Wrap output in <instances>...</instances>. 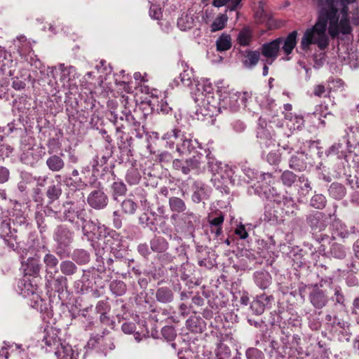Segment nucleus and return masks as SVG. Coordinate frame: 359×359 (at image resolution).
Here are the masks:
<instances>
[{
    "label": "nucleus",
    "mask_w": 359,
    "mask_h": 359,
    "mask_svg": "<svg viewBox=\"0 0 359 359\" xmlns=\"http://www.w3.org/2000/svg\"><path fill=\"white\" fill-rule=\"evenodd\" d=\"M334 291V294L332 297V300L334 301L336 304L344 305L345 297L342 292L341 288L339 286H336Z\"/></svg>",
    "instance_id": "obj_50"
},
{
    "label": "nucleus",
    "mask_w": 359,
    "mask_h": 359,
    "mask_svg": "<svg viewBox=\"0 0 359 359\" xmlns=\"http://www.w3.org/2000/svg\"><path fill=\"white\" fill-rule=\"evenodd\" d=\"M313 115L318 117L320 121V123L323 126L325 125V121L322 118H327L328 117H332L333 114L329 111L328 105L325 104H318L315 107Z\"/></svg>",
    "instance_id": "obj_25"
},
{
    "label": "nucleus",
    "mask_w": 359,
    "mask_h": 359,
    "mask_svg": "<svg viewBox=\"0 0 359 359\" xmlns=\"http://www.w3.org/2000/svg\"><path fill=\"white\" fill-rule=\"evenodd\" d=\"M329 196L335 200H341L346 194L345 186L341 183L332 182L328 188Z\"/></svg>",
    "instance_id": "obj_21"
},
{
    "label": "nucleus",
    "mask_w": 359,
    "mask_h": 359,
    "mask_svg": "<svg viewBox=\"0 0 359 359\" xmlns=\"http://www.w3.org/2000/svg\"><path fill=\"white\" fill-rule=\"evenodd\" d=\"M242 1L243 0H229L225 9L226 13L236 11V15L238 16V10L242 7ZM236 18H238V17H236Z\"/></svg>",
    "instance_id": "obj_48"
},
{
    "label": "nucleus",
    "mask_w": 359,
    "mask_h": 359,
    "mask_svg": "<svg viewBox=\"0 0 359 359\" xmlns=\"http://www.w3.org/2000/svg\"><path fill=\"white\" fill-rule=\"evenodd\" d=\"M228 20L229 17L226 11H224V13L219 14L210 25L211 32H215L223 29L225 27Z\"/></svg>",
    "instance_id": "obj_29"
},
{
    "label": "nucleus",
    "mask_w": 359,
    "mask_h": 359,
    "mask_svg": "<svg viewBox=\"0 0 359 359\" xmlns=\"http://www.w3.org/2000/svg\"><path fill=\"white\" fill-rule=\"evenodd\" d=\"M250 309L256 315H261L265 310V305L261 300L256 299L251 303Z\"/></svg>",
    "instance_id": "obj_49"
},
{
    "label": "nucleus",
    "mask_w": 359,
    "mask_h": 359,
    "mask_svg": "<svg viewBox=\"0 0 359 359\" xmlns=\"http://www.w3.org/2000/svg\"><path fill=\"white\" fill-rule=\"evenodd\" d=\"M231 38L228 34H222L216 41L217 50L226 51L231 48Z\"/></svg>",
    "instance_id": "obj_30"
},
{
    "label": "nucleus",
    "mask_w": 359,
    "mask_h": 359,
    "mask_svg": "<svg viewBox=\"0 0 359 359\" xmlns=\"http://www.w3.org/2000/svg\"><path fill=\"white\" fill-rule=\"evenodd\" d=\"M64 154L61 153L60 155L52 154L46 159V165L52 172H60L65 166V163L62 156Z\"/></svg>",
    "instance_id": "obj_17"
},
{
    "label": "nucleus",
    "mask_w": 359,
    "mask_h": 359,
    "mask_svg": "<svg viewBox=\"0 0 359 359\" xmlns=\"http://www.w3.org/2000/svg\"><path fill=\"white\" fill-rule=\"evenodd\" d=\"M326 92V88L324 85L319 84L316 86H314L313 88V94L319 97H321L323 96L327 97V95H323L324 93Z\"/></svg>",
    "instance_id": "obj_61"
},
{
    "label": "nucleus",
    "mask_w": 359,
    "mask_h": 359,
    "mask_svg": "<svg viewBox=\"0 0 359 359\" xmlns=\"http://www.w3.org/2000/svg\"><path fill=\"white\" fill-rule=\"evenodd\" d=\"M54 217L62 222H68L74 224L76 219L82 222V232L84 236L90 240L92 238V231L95 230V225L88 221V213L86 209L84 201L81 203H76L72 201H67L63 203L62 210L53 211Z\"/></svg>",
    "instance_id": "obj_2"
},
{
    "label": "nucleus",
    "mask_w": 359,
    "mask_h": 359,
    "mask_svg": "<svg viewBox=\"0 0 359 359\" xmlns=\"http://www.w3.org/2000/svg\"><path fill=\"white\" fill-rule=\"evenodd\" d=\"M74 236V231L67 225L60 224L56 226L53 233V239L56 243L55 252L60 258L69 256Z\"/></svg>",
    "instance_id": "obj_3"
},
{
    "label": "nucleus",
    "mask_w": 359,
    "mask_h": 359,
    "mask_svg": "<svg viewBox=\"0 0 359 359\" xmlns=\"http://www.w3.org/2000/svg\"><path fill=\"white\" fill-rule=\"evenodd\" d=\"M217 216L212 217L210 215H208V222L210 225V232L215 233L216 237H219L222 233V225L224 221V216L219 212L217 213Z\"/></svg>",
    "instance_id": "obj_16"
},
{
    "label": "nucleus",
    "mask_w": 359,
    "mask_h": 359,
    "mask_svg": "<svg viewBox=\"0 0 359 359\" xmlns=\"http://www.w3.org/2000/svg\"><path fill=\"white\" fill-rule=\"evenodd\" d=\"M184 122L185 124L183 123V121L182 120L177 121V125L175 126L173 128V130L181 137H186V135L191 134V124L187 121H185Z\"/></svg>",
    "instance_id": "obj_41"
},
{
    "label": "nucleus",
    "mask_w": 359,
    "mask_h": 359,
    "mask_svg": "<svg viewBox=\"0 0 359 359\" xmlns=\"http://www.w3.org/2000/svg\"><path fill=\"white\" fill-rule=\"evenodd\" d=\"M198 144L196 140H193L191 134L182 136L180 140V142H177V151L180 154H184L186 152H191V151L195 148V144Z\"/></svg>",
    "instance_id": "obj_20"
},
{
    "label": "nucleus",
    "mask_w": 359,
    "mask_h": 359,
    "mask_svg": "<svg viewBox=\"0 0 359 359\" xmlns=\"http://www.w3.org/2000/svg\"><path fill=\"white\" fill-rule=\"evenodd\" d=\"M262 352L256 348H250L246 351L248 359H259Z\"/></svg>",
    "instance_id": "obj_56"
},
{
    "label": "nucleus",
    "mask_w": 359,
    "mask_h": 359,
    "mask_svg": "<svg viewBox=\"0 0 359 359\" xmlns=\"http://www.w3.org/2000/svg\"><path fill=\"white\" fill-rule=\"evenodd\" d=\"M162 336L168 341H172L177 336L176 331L172 326H165L161 330Z\"/></svg>",
    "instance_id": "obj_47"
},
{
    "label": "nucleus",
    "mask_w": 359,
    "mask_h": 359,
    "mask_svg": "<svg viewBox=\"0 0 359 359\" xmlns=\"http://www.w3.org/2000/svg\"><path fill=\"white\" fill-rule=\"evenodd\" d=\"M53 280V279L50 280V282ZM67 279L65 276H59L56 278H53V285L54 290L57 292H60L63 291L64 287L67 286ZM51 283L48 285L47 287H50Z\"/></svg>",
    "instance_id": "obj_46"
},
{
    "label": "nucleus",
    "mask_w": 359,
    "mask_h": 359,
    "mask_svg": "<svg viewBox=\"0 0 359 359\" xmlns=\"http://www.w3.org/2000/svg\"><path fill=\"white\" fill-rule=\"evenodd\" d=\"M26 83L24 81L20 80L18 78H15L12 82V87L17 90L24 89Z\"/></svg>",
    "instance_id": "obj_63"
},
{
    "label": "nucleus",
    "mask_w": 359,
    "mask_h": 359,
    "mask_svg": "<svg viewBox=\"0 0 359 359\" xmlns=\"http://www.w3.org/2000/svg\"><path fill=\"white\" fill-rule=\"evenodd\" d=\"M95 309L97 313H107L110 310V305L106 300H100L97 302Z\"/></svg>",
    "instance_id": "obj_54"
},
{
    "label": "nucleus",
    "mask_w": 359,
    "mask_h": 359,
    "mask_svg": "<svg viewBox=\"0 0 359 359\" xmlns=\"http://www.w3.org/2000/svg\"><path fill=\"white\" fill-rule=\"evenodd\" d=\"M255 281L258 287L265 289L269 285V274L265 272H257L255 274Z\"/></svg>",
    "instance_id": "obj_39"
},
{
    "label": "nucleus",
    "mask_w": 359,
    "mask_h": 359,
    "mask_svg": "<svg viewBox=\"0 0 359 359\" xmlns=\"http://www.w3.org/2000/svg\"><path fill=\"white\" fill-rule=\"evenodd\" d=\"M206 156L196 152L193 156L185 160L186 167L189 168V173L194 172L195 174L203 172L205 169Z\"/></svg>",
    "instance_id": "obj_11"
},
{
    "label": "nucleus",
    "mask_w": 359,
    "mask_h": 359,
    "mask_svg": "<svg viewBox=\"0 0 359 359\" xmlns=\"http://www.w3.org/2000/svg\"><path fill=\"white\" fill-rule=\"evenodd\" d=\"M110 289L116 296H122L126 292V285L121 280H115L111 283Z\"/></svg>",
    "instance_id": "obj_43"
},
{
    "label": "nucleus",
    "mask_w": 359,
    "mask_h": 359,
    "mask_svg": "<svg viewBox=\"0 0 359 359\" xmlns=\"http://www.w3.org/2000/svg\"><path fill=\"white\" fill-rule=\"evenodd\" d=\"M327 203V199L325 196L323 194H314L310 201V205L319 210L323 209Z\"/></svg>",
    "instance_id": "obj_42"
},
{
    "label": "nucleus",
    "mask_w": 359,
    "mask_h": 359,
    "mask_svg": "<svg viewBox=\"0 0 359 359\" xmlns=\"http://www.w3.org/2000/svg\"><path fill=\"white\" fill-rule=\"evenodd\" d=\"M72 259L79 265L86 264L90 261V254L85 250L76 249L73 252Z\"/></svg>",
    "instance_id": "obj_34"
},
{
    "label": "nucleus",
    "mask_w": 359,
    "mask_h": 359,
    "mask_svg": "<svg viewBox=\"0 0 359 359\" xmlns=\"http://www.w3.org/2000/svg\"><path fill=\"white\" fill-rule=\"evenodd\" d=\"M330 252L333 257L339 259L345 258L346 255L345 247L337 243H334L332 245Z\"/></svg>",
    "instance_id": "obj_40"
},
{
    "label": "nucleus",
    "mask_w": 359,
    "mask_h": 359,
    "mask_svg": "<svg viewBox=\"0 0 359 359\" xmlns=\"http://www.w3.org/2000/svg\"><path fill=\"white\" fill-rule=\"evenodd\" d=\"M206 163L208 170L212 173V180H219L217 175H219L220 171L222 170V163H219L213 156H211L210 153H208L206 155Z\"/></svg>",
    "instance_id": "obj_22"
},
{
    "label": "nucleus",
    "mask_w": 359,
    "mask_h": 359,
    "mask_svg": "<svg viewBox=\"0 0 359 359\" xmlns=\"http://www.w3.org/2000/svg\"><path fill=\"white\" fill-rule=\"evenodd\" d=\"M297 177V176L293 172L285 170L282 173L280 179L285 186L290 187L296 182Z\"/></svg>",
    "instance_id": "obj_44"
},
{
    "label": "nucleus",
    "mask_w": 359,
    "mask_h": 359,
    "mask_svg": "<svg viewBox=\"0 0 359 359\" xmlns=\"http://www.w3.org/2000/svg\"><path fill=\"white\" fill-rule=\"evenodd\" d=\"M149 15L155 20H160L162 18L161 8L156 4H152L149 8Z\"/></svg>",
    "instance_id": "obj_55"
},
{
    "label": "nucleus",
    "mask_w": 359,
    "mask_h": 359,
    "mask_svg": "<svg viewBox=\"0 0 359 359\" xmlns=\"http://www.w3.org/2000/svg\"><path fill=\"white\" fill-rule=\"evenodd\" d=\"M43 263L46 268V286L50 284V280L54 278L55 275L58 272L57 264L59 263L57 258L53 254L47 253L43 257Z\"/></svg>",
    "instance_id": "obj_12"
},
{
    "label": "nucleus",
    "mask_w": 359,
    "mask_h": 359,
    "mask_svg": "<svg viewBox=\"0 0 359 359\" xmlns=\"http://www.w3.org/2000/svg\"><path fill=\"white\" fill-rule=\"evenodd\" d=\"M330 219V215L320 211H312L306 216V221L312 231L321 232L327 227Z\"/></svg>",
    "instance_id": "obj_6"
},
{
    "label": "nucleus",
    "mask_w": 359,
    "mask_h": 359,
    "mask_svg": "<svg viewBox=\"0 0 359 359\" xmlns=\"http://www.w3.org/2000/svg\"><path fill=\"white\" fill-rule=\"evenodd\" d=\"M325 320H326L327 323L330 324L331 325V327H334L336 325L341 327V323L337 322V316H332L330 314H327L325 316Z\"/></svg>",
    "instance_id": "obj_62"
},
{
    "label": "nucleus",
    "mask_w": 359,
    "mask_h": 359,
    "mask_svg": "<svg viewBox=\"0 0 359 359\" xmlns=\"http://www.w3.org/2000/svg\"><path fill=\"white\" fill-rule=\"evenodd\" d=\"M9 170L3 166H0V183H4L9 179Z\"/></svg>",
    "instance_id": "obj_60"
},
{
    "label": "nucleus",
    "mask_w": 359,
    "mask_h": 359,
    "mask_svg": "<svg viewBox=\"0 0 359 359\" xmlns=\"http://www.w3.org/2000/svg\"><path fill=\"white\" fill-rule=\"evenodd\" d=\"M199 322L200 319L198 318H189L186 322V325L187 328L191 332H201L202 328L201 327V326L197 325V323Z\"/></svg>",
    "instance_id": "obj_51"
},
{
    "label": "nucleus",
    "mask_w": 359,
    "mask_h": 359,
    "mask_svg": "<svg viewBox=\"0 0 359 359\" xmlns=\"http://www.w3.org/2000/svg\"><path fill=\"white\" fill-rule=\"evenodd\" d=\"M333 236H338L341 238H346L350 235V231L346 225L341 221L337 220L333 222Z\"/></svg>",
    "instance_id": "obj_27"
},
{
    "label": "nucleus",
    "mask_w": 359,
    "mask_h": 359,
    "mask_svg": "<svg viewBox=\"0 0 359 359\" xmlns=\"http://www.w3.org/2000/svg\"><path fill=\"white\" fill-rule=\"evenodd\" d=\"M111 191L113 199L117 201L118 197L123 196L126 194L127 188L123 182L116 181L111 184Z\"/></svg>",
    "instance_id": "obj_32"
},
{
    "label": "nucleus",
    "mask_w": 359,
    "mask_h": 359,
    "mask_svg": "<svg viewBox=\"0 0 359 359\" xmlns=\"http://www.w3.org/2000/svg\"><path fill=\"white\" fill-rule=\"evenodd\" d=\"M10 220L8 217H6L0 222V237L11 249L15 250L19 247V241L15 234L17 232L11 231Z\"/></svg>",
    "instance_id": "obj_7"
},
{
    "label": "nucleus",
    "mask_w": 359,
    "mask_h": 359,
    "mask_svg": "<svg viewBox=\"0 0 359 359\" xmlns=\"http://www.w3.org/2000/svg\"><path fill=\"white\" fill-rule=\"evenodd\" d=\"M283 41V37H278L270 42L264 43L260 46L259 49L260 55L262 54L265 57L264 62L266 64L271 65L278 57Z\"/></svg>",
    "instance_id": "obj_5"
},
{
    "label": "nucleus",
    "mask_w": 359,
    "mask_h": 359,
    "mask_svg": "<svg viewBox=\"0 0 359 359\" xmlns=\"http://www.w3.org/2000/svg\"><path fill=\"white\" fill-rule=\"evenodd\" d=\"M62 194V189L60 184H52L47 188L46 196L49 203L57 200Z\"/></svg>",
    "instance_id": "obj_35"
},
{
    "label": "nucleus",
    "mask_w": 359,
    "mask_h": 359,
    "mask_svg": "<svg viewBox=\"0 0 359 359\" xmlns=\"http://www.w3.org/2000/svg\"><path fill=\"white\" fill-rule=\"evenodd\" d=\"M290 168L296 171H303L306 168V163L303 155L292 156L290 160Z\"/></svg>",
    "instance_id": "obj_33"
},
{
    "label": "nucleus",
    "mask_w": 359,
    "mask_h": 359,
    "mask_svg": "<svg viewBox=\"0 0 359 359\" xmlns=\"http://www.w3.org/2000/svg\"><path fill=\"white\" fill-rule=\"evenodd\" d=\"M297 32L296 30L290 32L285 38H283L281 50L285 55H290L297 46Z\"/></svg>",
    "instance_id": "obj_19"
},
{
    "label": "nucleus",
    "mask_w": 359,
    "mask_h": 359,
    "mask_svg": "<svg viewBox=\"0 0 359 359\" xmlns=\"http://www.w3.org/2000/svg\"><path fill=\"white\" fill-rule=\"evenodd\" d=\"M179 79H180V82L182 85L184 86H189L191 84V78L189 76V73L187 71H184L180 74Z\"/></svg>",
    "instance_id": "obj_57"
},
{
    "label": "nucleus",
    "mask_w": 359,
    "mask_h": 359,
    "mask_svg": "<svg viewBox=\"0 0 359 359\" xmlns=\"http://www.w3.org/2000/svg\"><path fill=\"white\" fill-rule=\"evenodd\" d=\"M60 333V331L53 326L47 325L44 328L42 341L50 348L49 351L55 349L62 342Z\"/></svg>",
    "instance_id": "obj_10"
},
{
    "label": "nucleus",
    "mask_w": 359,
    "mask_h": 359,
    "mask_svg": "<svg viewBox=\"0 0 359 359\" xmlns=\"http://www.w3.org/2000/svg\"><path fill=\"white\" fill-rule=\"evenodd\" d=\"M151 249L156 252H163L168 248V243L162 236H157L150 241Z\"/></svg>",
    "instance_id": "obj_26"
},
{
    "label": "nucleus",
    "mask_w": 359,
    "mask_h": 359,
    "mask_svg": "<svg viewBox=\"0 0 359 359\" xmlns=\"http://www.w3.org/2000/svg\"><path fill=\"white\" fill-rule=\"evenodd\" d=\"M122 331L126 334H132L135 330V325L133 323H124L121 326Z\"/></svg>",
    "instance_id": "obj_59"
},
{
    "label": "nucleus",
    "mask_w": 359,
    "mask_h": 359,
    "mask_svg": "<svg viewBox=\"0 0 359 359\" xmlns=\"http://www.w3.org/2000/svg\"><path fill=\"white\" fill-rule=\"evenodd\" d=\"M21 267L25 275L37 276L41 271V264L39 257H29L21 261Z\"/></svg>",
    "instance_id": "obj_14"
},
{
    "label": "nucleus",
    "mask_w": 359,
    "mask_h": 359,
    "mask_svg": "<svg viewBox=\"0 0 359 359\" xmlns=\"http://www.w3.org/2000/svg\"><path fill=\"white\" fill-rule=\"evenodd\" d=\"M111 116V120L118 132L122 131L123 129L127 127L131 128V130H135L139 129L140 123L135 119L130 109L122 110L120 114L117 111H113Z\"/></svg>",
    "instance_id": "obj_4"
},
{
    "label": "nucleus",
    "mask_w": 359,
    "mask_h": 359,
    "mask_svg": "<svg viewBox=\"0 0 359 359\" xmlns=\"http://www.w3.org/2000/svg\"><path fill=\"white\" fill-rule=\"evenodd\" d=\"M156 300L163 304H168L174 299V294L169 287H161L156 292Z\"/></svg>",
    "instance_id": "obj_24"
},
{
    "label": "nucleus",
    "mask_w": 359,
    "mask_h": 359,
    "mask_svg": "<svg viewBox=\"0 0 359 359\" xmlns=\"http://www.w3.org/2000/svg\"><path fill=\"white\" fill-rule=\"evenodd\" d=\"M203 192V190L202 189H198L196 190L191 196L192 201L196 203H199L202 200L201 194Z\"/></svg>",
    "instance_id": "obj_64"
},
{
    "label": "nucleus",
    "mask_w": 359,
    "mask_h": 359,
    "mask_svg": "<svg viewBox=\"0 0 359 359\" xmlns=\"http://www.w3.org/2000/svg\"><path fill=\"white\" fill-rule=\"evenodd\" d=\"M168 203L170 210L173 212L182 213L187 209L184 201L178 197H170L168 200Z\"/></svg>",
    "instance_id": "obj_28"
},
{
    "label": "nucleus",
    "mask_w": 359,
    "mask_h": 359,
    "mask_svg": "<svg viewBox=\"0 0 359 359\" xmlns=\"http://www.w3.org/2000/svg\"><path fill=\"white\" fill-rule=\"evenodd\" d=\"M182 138L173 129L169 132H167L163 137V139L165 140L166 143L169 144L170 148L173 149L177 147V142H180V140Z\"/></svg>",
    "instance_id": "obj_38"
},
{
    "label": "nucleus",
    "mask_w": 359,
    "mask_h": 359,
    "mask_svg": "<svg viewBox=\"0 0 359 359\" xmlns=\"http://www.w3.org/2000/svg\"><path fill=\"white\" fill-rule=\"evenodd\" d=\"M88 204L95 210H101L107 207L109 198L102 189L91 191L87 197Z\"/></svg>",
    "instance_id": "obj_9"
},
{
    "label": "nucleus",
    "mask_w": 359,
    "mask_h": 359,
    "mask_svg": "<svg viewBox=\"0 0 359 359\" xmlns=\"http://www.w3.org/2000/svg\"><path fill=\"white\" fill-rule=\"evenodd\" d=\"M55 349L57 359H76L78 353H74L72 346L65 342H61Z\"/></svg>",
    "instance_id": "obj_18"
},
{
    "label": "nucleus",
    "mask_w": 359,
    "mask_h": 359,
    "mask_svg": "<svg viewBox=\"0 0 359 359\" xmlns=\"http://www.w3.org/2000/svg\"><path fill=\"white\" fill-rule=\"evenodd\" d=\"M311 304L316 309H320L328 303L329 299L325 290L316 285L309 296Z\"/></svg>",
    "instance_id": "obj_13"
},
{
    "label": "nucleus",
    "mask_w": 359,
    "mask_h": 359,
    "mask_svg": "<svg viewBox=\"0 0 359 359\" xmlns=\"http://www.w3.org/2000/svg\"><path fill=\"white\" fill-rule=\"evenodd\" d=\"M137 205L132 199H125L121 203L123 212L128 215H133L135 212Z\"/></svg>",
    "instance_id": "obj_45"
},
{
    "label": "nucleus",
    "mask_w": 359,
    "mask_h": 359,
    "mask_svg": "<svg viewBox=\"0 0 359 359\" xmlns=\"http://www.w3.org/2000/svg\"><path fill=\"white\" fill-rule=\"evenodd\" d=\"M263 183L267 186L265 187L263 192L266 198L271 202L276 203L278 206L282 205L283 201L286 198L285 196H281L277 192L274 187H270L271 183L273 181V175L270 173H263L260 176Z\"/></svg>",
    "instance_id": "obj_8"
},
{
    "label": "nucleus",
    "mask_w": 359,
    "mask_h": 359,
    "mask_svg": "<svg viewBox=\"0 0 359 359\" xmlns=\"http://www.w3.org/2000/svg\"><path fill=\"white\" fill-rule=\"evenodd\" d=\"M298 181L299 183L303 184V185L301 186L302 191H305V194H308L312 189L311 182L309 179L304 175H302L301 176H299Z\"/></svg>",
    "instance_id": "obj_53"
},
{
    "label": "nucleus",
    "mask_w": 359,
    "mask_h": 359,
    "mask_svg": "<svg viewBox=\"0 0 359 359\" xmlns=\"http://www.w3.org/2000/svg\"><path fill=\"white\" fill-rule=\"evenodd\" d=\"M235 233L241 239H245L248 237V233L245 226L243 224H241L235 229Z\"/></svg>",
    "instance_id": "obj_58"
},
{
    "label": "nucleus",
    "mask_w": 359,
    "mask_h": 359,
    "mask_svg": "<svg viewBox=\"0 0 359 359\" xmlns=\"http://www.w3.org/2000/svg\"><path fill=\"white\" fill-rule=\"evenodd\" d=\"M60 269L65 276H72L77 272L78 267L72 261L65 260L60 262Z\"/></svg>",
    "instance_id": "obj_31"
},
{
    "label": "nucleus",
    "mask_w": 359,
    "mask_h": 359,
    "mask_svg": "<svg viewBox=\"0 0 359 359\" xmlns=\"http://www.w3.org/2000/svg\"><path fill=\"white\" fill-rule=\"evenodd\" d=\"M172 167L175 170H181L183 174H189V168L186 167L185 161L175 159L172 161Z\"/></svg>",
    "instance_id": "obj_52"
},
{
    "label": "nucleus",
    "mask_w": 359,
    "mask_h": 359,
    "mask_svg": "<svg viewBox=\"0 0 359 359\" xmlns=\"http://www.w3.org/2000/svg\"><path fill=\"white\" fill-rule=\"evenodd\" d=\"M241 54L243 57V65L247 69H252L255 67L260 59V52L259 50L247 49L241 51Z\"/></svg>",
    "instance_id": "obj_15"
},
{
    "label": "nucleus",
    "mask_w": 359,
    "mask_h": 359,
    "mask_svg": "<svg viewBox=\"0 0 359 359\" xmlns=\"http://www.w3.org/2000/svg\"><path fill=\"white\" fill-rule=\"evenodd\" d=\"M140 179L141 175L137 168L131 167L127 170L126 180L130 185L137 184Z\"/></svg>",
    "instance_id": "obj_36"
},
{
    "label": "nucleus",
    "mask_w": 359,
    "mask_h": 359,
    "mask_svg": "<svg viewBox=\"0 0 359 359\" xmlns=\"http://www.w3.org/2000/svg\"><path fill=\"white\" fill-rule=\"evenodd\" d=\"M297 207L296 203L292 197L286 196L285 200L283 201L282 205L280 208L282 210V212H285V215H290L293 214L294 209Z\"/></svg>",
    "instance_id": "obj_37"
},
{
    "label": "nucleus",
    "mask_w": 359,
    "mask_h": 359,
    "mask_svg": "<svg viewBox=\"0 0 359 359\" xmlns=\"http://www.w3.org/2000/svg\"><path fill=\"white\" fill-rule=\"evenodd\" d=\"M252 38V30L249 27H245L239 32L237 36V42L241 46H248L250 45Z\"/></svg>",
    "instance_id": "obj_23"
},
{
    "label": "nucleus",
    "mask_w": 359,
    "mask_h": 359,
    "mask_svg": "<svg viewBox=\"0 0 359 359\" xmlns=\"http://www.w3.org/2000/svg\"><path fill=\"white\" fill-rule=\"evenodd\" d=\"M318 6L319 8L318 11V17L317 22L316 24L309 29H307L302 39H301V48L305 51H307L310 49V46L312 44H316L318 46L320 50H323L327 48L329 46L330 40L326 34V30L327 29V23L329 22L328 27V33L332 39H335L338 36L339 34L341 32L343 34H348L351 32L352 28L350 25L349 18L348 16V7L347 6H344L341 7L342 17L339 21V19L337 20L336 23V35L332 34L331 29V23L332 20L330 18L327 19L325 22V27H321L319 25L320 22H323L321 20L322 14L323 11V8H326V6L324 5V2H320L317 1ZM327 8H325L326 10Z\"/></svg>",
    "instance_id": "obj_1"
}]
</instances>
